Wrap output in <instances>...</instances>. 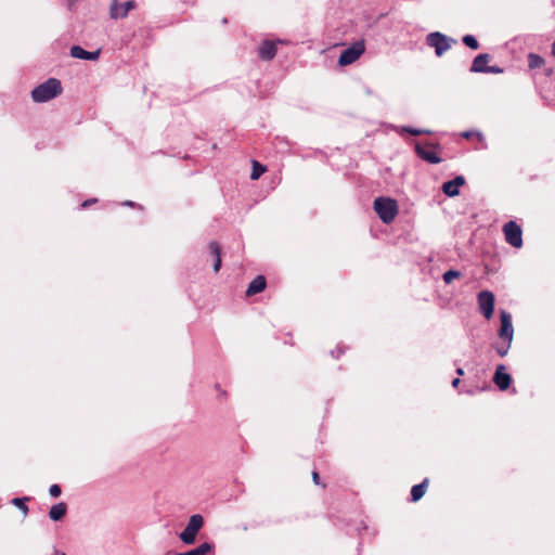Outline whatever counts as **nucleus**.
I'll use <instances>...</instances> for the list:
<instances>
[{
	"label": "nucleus",
	"instance_id": "72a5a7b5",
	"mask_svg": "<svg viewBox=\"0 0 555 555\" xmlns=\"http://www.w3.org/2000/svg\"><path fill=\"white\" fill-rule=\"evenodd\" d=\"M89 204H92V201H86V202L82 204V207H87Z\"/></svg>",
	"mask_w": 555,
	"mask_h": 555
},
{
	"label": "nucleus",
	"instance_id": "e433bc0d",
	"mask_svg": "<svg viewBox=\"0 0 555 555\" xmlns=\"http://www.w3.org/2000/svg\"><path fill=\"white\" fill-rule=\"evenodd\" d=\"M463 135H464L465 138H469V137H470V132H464V133H463Z\"/></svg>",
	"mask_w": 555,
	"mask_h": 555
},
{
	"label": "nucleus",
	"instance_id": "dca6fc26",
	"mask_svg": "<svg viewBox=\"0 0 555 555\" xmlns=\"http://www.w3.org/2000/svg\"><path fill=\"white\" fill-rule=\"evenodd\" d=\"M427 482H428V480L425 479L423 482L412 487V489H411V501L412 502H417L418 500H421L423 498V495L425 494L426 488H427Z\"/></svg>",
	"mask_w": 555,
	"mask_h": 555
},
{
	"label": "nucleus",
	"instance_id": "1a4fd4ad",
	"mask_svg": "<svg viewBox=\"0 0 555 555\" xmlns=\"http://www.w3.org/2000/svg\"><path fill=\"white\" fill-rule=\"evenodd\" d=\"M137 3L133 0L119 3L117 0H113L109 5V16L113 20L127 17L129 11L133 10Z\"/></svg>",
	"mask_w": 555,
	"mask_h": 555
},
{
	"label": "nucleus",
	"instance_id": "473e14b6",
	"mask_svg": "<svg viewBox=\"0 0 555 555\" xmlns=\"http://www.w3.org/2000/svg\"><path fill=\"white\" fill-rule=\"evenodd\" d=\"M124 205H126V206H130V207H133V206H134V203H133V202H131V201H127V202H125V203H124Z\"/></svg>",
	"mask_w": 555,
	"mask_h": 555
},
{
	"label": "nucleus",
	"instance_id": "7c9ffc66",
	"mask_svg": "<svg viewBox=\"0 0 555 555\" xmlns=\"http://www.w3.org/2000/svg\"><path fill=\"white\" fill-rule=\"evenodd\" d=\"M52 555H66V554H65L64 552H61V551H59V550L54 548V551H53V554H52Z\"/></svg>",
	"mask_w": 555,
	"mask_h": 555
},
{
	"label": "nucleus",
	"instance_id": "9d476101",
	"mask_svg": "<svg viewBox=\"0 0 555 555\" xmlns=\"http://www.w3.org/2000/svg\"><path fill=\"white\" fill-rule=\"evenodd\" d=\"M493 383L498 386V388L502 391L509 388L512 384V377L506 372V366L500 364L496 366V370L493 375Z\"/></svg>",
	"mask_w": 555,
	"mask_h": 555
},
{
	"label": "nucleus",
	"instance_id": "ddd939ff",
	"mask_svg": "<svg viewBox=\"0 0 555 555\" xmlns=\"http://www.w3.org/2000/svg\"><path fill=\"white\" fill-rule=\"evenodd\" d=\"M275 54L276 46L270 40H264L258 49V55L263 61H271Z\"/></svg>",
	"mask_w": 555,
	"mask_h": 555
},
{
	"label": "nucleus",
	"instance_id": "c85d7f7f",
	"mask_svg": "<svg viewBox=\"0 0 555 555\" xmlns=\"http://www.w3.org/2000/svg\"><path fill=\"white\" fill-rule=\"evenodd\" d=\"M312 480L315 485H320V475L318 472H312Z\"/></svg>",
	"mask_w": 555,
	"mask_h": 555
},
{
	"label": "nucleus",
	"instance_id": "4be33fe9",
	"mask_svg": "<svg viewBox=\"0 0 555 555\" xmlns=\"http://www.w3.org/2000/svg\"><path fill=\"white\" fill-rule=\"evenodd\" d=\"M264 171L266 168L262 165H260L258 162H254L250 179L257 180Z\"/></svg>",
	"mask_w": 555,
	"mask_h": 555
},
{
	"label": "nucleus",
	"instance_id": "2eb2a0df",
	"mask_svg": "<svg viewBox=\"0 0 555 555\" xmlns=\"http://www.w3.org/2000/svg\"><path fill=\"white\" fill-rule=\"evenodd\" d=\"M66 511H67V506L65 503L63 502H60L57 504H54L51 508H50V512H49V517L53 520V521H59L61 520L65 514H66Z\"/></svg>",
	"mask_w": 555,
	"mask_h": 555
},
{
	"label": "nucleus",
	"instance_id": "5701e85b",
	"mask_svg": "<svg viewBox=\"0 0 555 555\" xmlns=\"http://www.w3.org/2000/svg\"><path fill=\"white\" fill-rule=\"evenodd\" d=\"M461 276V272L457 270H449L443 273V281L447 284H450L454 279H457Z\"/></svg>",
	"mask_w": 555,
	"mask_h": 555
},
{
	"label": "nucleus",
	"instance_id": "6ab92c4d",
	"mask_svg": "<svg viewBox=\"0 0 555 555\" xmlns=\"http://www.w3.org/2000/svg\"><path fill=\"white\" fill-rule=\"evenodd\" d=\"M472 73H486V53H480L474 59L470 67Z\"/></svg>",
	"mask_w": 555,
	"mask_h": 555
},
{
	"label": "nucleus",
	"instance_id": "b1692460",
	"mask_svg": "<svg viewBox=\"0 0 555 555\" xmlns=\"http://www.w3.org/2000/svg\"><path fill=\"white\" fill-rule=\"evenodd\" d=\"M478 306L481 314L486 318V289L478 293Z\"/></svg>",
	"mask_w": 555,
	"mask_h": 555
},
{
	"label": "nucleus",
	"instance_id": "412c9836",
	"mask_svg": "<svg viewBox=\"0 0 555 555\" xmlns=\"http://www.w3.org/2000/svg\"><path fill=\"white\" fill-rule=\"evenodd\" d=\"M462 40L463 43L472 50H477L479 48V43L473 35H465Z\"/></svg>",
	"mask_w": 555,
	"mask_h": 555
},
{
	"label": "nucleus",
	"instance_id": "f03ea898",
	"mask_svg": "<svg viewBox=\"0 0 555 555\" xmlns=\"http://www.w3.org/2000/svg\"><path fill=\"white\" fill-rule=\"evenodd\" d=\"M500 318L501 326L499 330V337L503 340V344L498 345L495 349L501 357H504L511 347V343L514 336V328L512 325V315L508 312L502 310L500 312Z\"/></svg>",
	"mask_w": 555,
	"mask_h": 555
},
{
	"label": "nucleus",
	"instance_id": "39448f33",
	"mask_svg": "<svg viewBox=\"0 0 555 555\" xmlns=\"http://www.w3.org/2000/svg\"><path fill=\"white\" fill-rule=\"evenodd\" d=\"M439 149H440L439 144L429 143V142H426L425 144H420V143L415 144L416 155L421 159H423L429 164H439L442 162L441 157L438 155V152H437V150H439Z\"/></svg>",
	"mask_w": 555,
	"mask_h": 555
},
{
	"label": "nucleus",
	"instance_id": "423d86ee",
	"mask_svg": "<svg viewBox=\"0 0 555 555\" xmlns=\"http://www.w3.org/2000/svg\"><path fill=\"white\" fill-rule=\"evenodd\" d=\"M365 51L364 40H359L345 49L339 59L338 64L341 66L350 65L356 62Z\"/></svg>",
	"mask_w": 555,
	"mask_h": 555
},
{
	"label": "nucleus",
	"instance_id": "f3484780",
	"mask_svg": "<svg viewBox=\"0 0 555 555\" xmlns=\"http://www.w3.org/2000/svg\"><path fill=\"white\" fill-rule=\"evenodd\" d=\"M212 547L214 545L211 543L204 542L193 550H190L184 553H178L177 555H206L207 553L212 551Z\"/></svg>",
	"mask_w": 555,
	"mask_h": 555
},
{
	"label": "nucleus",
	"instance_id": "f257e3e1",
	"mask_svg": "<svg viewBox=\"0 0 555 555\" xmlns=\"http://www.w3.org/2000/svg\"><path fill=\"white\" fill-rule=\"evenodd\" d=\"M62 90V85L59 79L49 78L31 91V98L36 103H44L60 95Z\"/></svg>",
	"mask_w": 555,
	"mask_h": 555
},
{
	"label": "nucleus",
	"instance_id": "c756f323",
	"mask_svg": "<svg viewBox=\"0 0 555 555\" xmlns=\"http://www.w3.org/2000/svg\"><path fill=\"white\" fill-rule=\"evenodd\" d=\"M501 69L496 68V67H491V66H488V73H500Z\"/></svg>",
	"mask_w": 555,
	"mask_h": 555
},
{
	"label": "nucleus",
	"instance_id": "f704fd0d",
	"mask_svg": "<svg viewBox=\"0 0 555 555\" xmlns=\"http://www.w3.org/2000/svg\"><path fill=\"white\" fill-rule=\"evenodd\" d=\"M456 373H457L459 375H463V373H464V372H463V369L459 367V369L456 370Z\"/></svg>",
	"mask_w": 555,
	"mask_h": 555
},
{
	"label": "nucleus",
	"instance_id": "393cba45",
	"mask_svg": "<svg viewBox=\"0 0 555 555\" xmlns=\"http://www.w3.org/2000/svg\"><path fill=\"white\" fill-rule=\"evenodd\" d=\"M27 498H15L12 500V503L17 506L25 515L28 513V507L25 504Z\"/></svg>",
	"mask_w": 555,
	"mask_h": 555
},
{
	"label": "nucleus",
	"instance_id": "6e6552de",
	"mask_svg": "<svg viewBox=\"0 0 555 555\" xmlns=\"http://www.w3.org/2000/svg\"><path fill=\"white\" fill-rule=\"evenodd\" d=\"M455 42L456 41L454 39L447 37L446 35L438 31L431 33L427 36L428 46L435 49V52L438 56H441L447 50L451 48V44Z\"/></svg>",
	"mask_w": 555,
	"mask_h": 555
},
{
	"label": "nucleus",
	"instance_id": "4468645a",
	"mask_svg": "<svg viewBox=\"0 0 555 555\" xmlns=\"http://www.w3.org/2000/svg\"><path fill=\"white\" fill-rule=\"evenodd\" d=\"M266 286L267 282L264 276L258 275L249 283L246 294L247 296L259 294L266 288Z\"/></svg>",
	"mask_w": 555,
	"mask_h": 555
},
{
	"label": "nucleus",
	"instance_id": "aec40b11",
	"mask_svg": "<svg viewBox=\"0 0 555 555\" xmlns=\"http://www.w3.org/2000/svg\"><path fill=\"white\" fill-rule=\"evenodd\" d=\"M544 64V60L534 53L528 55V65L531 69L539 68Z\"/></svg>",
	"mask_w": 555,
	"mask_h": 555
},
{
	"label": "nucleus",
	"instance_id": "4c0bfd02",
	"mask_svg": "<svg viewBox=\"0 0 555 555\" xmlns=\"http://www.w3.org/2000/svg\"><path fill=\"white\" fill-rule=\"evenodd\" d=\"M331 354H332L333 357H335L334 351H331ZM338 357H339V354H337V356H336V358H338Z\"/></svg>",
	"mask_w": 555,
	"mask_h": 555
},
{
	"label": "nucleus",
	"instance_id": "0eeeda50",
	"mask_svg": "<svg viewBox=\"0 0 555 555\" xmlns=\"http://www.w3.org/2000/svg\"><path fill=\"white\" fill-rule=\"evenodd\" d=\"M503 233L507 244L514 248H520L522 242V230L515 221H508L503 225Z\"/></svg>",
	"mask_w": 555,
	"mask_h": 555
},
{
	"label": "nucleus",
	"instance_id": "a211bd4d",
	"mask_svg": "<svg viewBox=\"0 0 555 555\" xmlns=\"http://www.w3.org/2000/svg\"><path fill=\"white\" fill-rule=\"evenodd\" d=\"M209 249H210V253L215 257L214 271L218 272L220 270V268H221V249H220V246H219V244L217 242H210Z\"/></svg>",
	"mask_w": 555,
	"mask_h": 555
},
{
	"label": "nucleus",
	"instance_id": "7ed1b4c3",
	"mask_svg": "<svg viewBox=\"0 0 555 555\" xmlns=\"http://www.w3.org/2000/svg\"><path fill=\"white\" fill-rule=\"evenodd\" d=\"M374 210L384 223H390L398 215V204L390 197H377L374 201Z\"/></svg>",
	"mask_w": 555,
	"mask_h": 555
},
{
	"label": "nucleus",
	"instance_id": "20e7f679",
	"mask_svg": "<svg viewBox=\"0 0 555 555\" xmlns=\"http://www.w3.org/2000/svg\"><path fill=\"white\" fill-rule=\"evenodd\" d=\"M204 526V517L199 514H194L190 517L186 527L179 534L180 540L186 544L192 545L196 541V535Z\"/></svg>",
	"mask_w": 555,
	"mask_h": 555
},
{
	"label": "nucleus",
	"instance_id": "bb28decb",
	"mask_svg": "<svg viewBox=\"0 0 555 555\" xmlns=\"http://www.w3.org/2000/svg\"><path fill=\"white\" fill-rule=\"evenodd\" d=\"M401 131L402 132H408V133H410L412 135H420V134H423V133H429L428 130L411 128V127H402Z\"/></svg>",
	"mask_w": 555,
	"mask_h": 555
},
{
	"label": "nucleus",
	"instance_id": "c9c22d12",
	"mask_svg": "<svg viewBox=\"0 0 555 555\" xmlns=\"http://www.w3.org/2000/svg\"><path fill=\"white\" fill-rule=\"evenodd\" d=\"M552 55L555 56V42L552 44Z\"/></svg>",
	"mask_w": 555,
	"mask_h": 555
},
{
	"label": "nucleus",
	"instance_id": "a878e982",
	"mask_svg": "<svg viewBox=\"0 0 555 555\" xmlns=\"http://www.w3.org/2000/svg\"><path fill=\"white\" fill-rule=\"evenodd\" d=\"M495 298L491 292H488V320L492 317L494 311Z\"/></svg>",
	"mask_w": 555,
	"mask_h": 555
},
{
	"label": "nucleus",
	"instance_id": "cd10ccee",
	"mask_svg": "<svg viewBox=\"0 0 555 555\" xmlns=\"http://www.w3.org/2000/svg\"><path fill=\"white\" fill-rule=\"evenodd\" d=\"M61 487L59 485H52L50 488H49V493L52 498H59L61 495Z\"/></svg>",
	"mask_w": 555,
	"mask_h": 555
},
{
	"label": "nucleus",
	"instance_id": "f8f14e48",
	"mask_svg": "<svg viewBox=\"0 0 555 555\" xmlns=\"http://www.w3.org/2000/svg\"><path fill=\"white\" fill-rule=\"evenodd\" d=\"M101 51H86L80 46H73L70 48V56L80 60L95 61L99 59Z\"/></svg>",
	"mask_w": 555,
	"mask_h": 555
},
{
	"label": "nucleus",
	"instance_id": "9b49d317",
	"mask_svg": "<svg viewBox=\"0 0 555 555\" xmlns=\"http://www.w3.org/2000/svg\"><path fill=\"white\" fill-rule=\"evenodd\" d=\"M464 183V177L456 176L453 180L447 181L442 184V191L447 196H456L460 194V186H462Z\"/></svg>",
	"mask_w": 555,
	"mask_h": 555
},
{
	"label": "nucleus",
	"instance_id": "2f4dec72",
	"mask_svg": "<svg viewBox=\"0 0 555 555\" xmlns=\"http://www.w3.org/2000/svg\"><path fill=\"white\" fill-rule=\"evenodd\" d=\"M459 384H460V378L453 379V382H452L453 387H457Z\"/></svg>",
	"mask_w": 555,
	"mask_h": 555
}]
</instances>
